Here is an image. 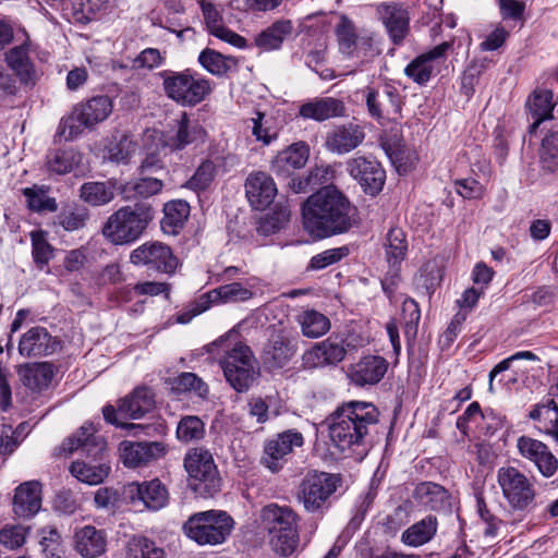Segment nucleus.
<instances>
[{
    "mask_svg": "<svg viewBox=\"0 0 558 558\" xmlns=\"http://www.w3.org/2000/svg\"><path fill=\"white\" fill-rule=\"evenodd\" d=\"M120 457L125 466L137 468L165 454V447L159 441L124 440L119 447Z\"/></svg>",
    "mask_w": 558,
    "mask_h": 558,
    "instance_id": "26",
    "label": "nucleus"
},
{
    "mask_svg": "<svg viewBox=\"0 0 558 558\" xmlns=\"http://www.w3.org/2000/svg\"><path fill=\"white\" fill-rule=\"evenodd\" d=\"M303 227L316 239L349 232L359 222L357 209L335 185L313 193L302 205Z\"/></svg>",
    "mask_w": 558,
    "mask_h": 558,
    "instance_id": "1",
    "label": "nucleus"
},
{
    "mask_svg": "<svg viewBox=\"0 0 558 558\" xmlns=\"http://www.w3.org/2000/svg\"><path fill=\"white\" fill-rule=\"evenodd\" d=\"M217 174V167L210 159H205L196 168L194 174L183 185L196 193L206 191Z\"/></svg>",
    "mask_w": 558,
    "mask_h": 558,
    "instance_id": "50",
    "label": "nucleus"
},
{
    "mask_svg": "<svg viewBox=\"0 0 558 558\" xmlns=\"http://www.w3.org/2000/svg\"><path fill=\"white\" fill-rule=\"evenodd\" d=\"M102 414L107 423L126 430L130 436H149L151 432L156 430V427L150 424H137L123 421L124 418L118 416L116 408L111 404L104 407Z\"/></svg>",
    "mask_w": 558,
    "mask_h": 558,
    "instance_id": "53",
    "label": "nucleus"
},
{
    "mask_svg": "<svg viewBox=\"0 0 558 558\" xmlns=\"http://www.w3.org/2000/svg\"><path fill=\"white\" fill-rule=\"evenodd\" d=\"M344 113L345 106L343 101L333 97H317L303 102L299 107V116L301 118L317 122L342 117Z\"/></svg>",
    "mask_w": 558,
    "mask_h": 558,
    "instance_id": "32",
    "label": "nucleus"
},
{
    "mask_svg": "<svg viewBox=\"0 0 558 558\" xmlns=\"http://www.w3.org/2000/svg\"><path fill=\"white\" fill-rule=\"evenodd\" d=\"M205 423L196 415L181 417L177 426V437L182 442H192L203 439Z\"/></svg>",
    "mask_w": 558,
    "mask_h": 558,
    "instance_id": "55",
    "label": "nucleus"
},
{
    "mask_svg": "<svg viewBox=\"0 0 558 558\" xmlns=\"http://www.w3.org/2000/svg\"><path fill=\"white\" fill-rule=\"evenodd\" d=\"M39 545L46 558H62L64 554L60 532L53 526H45L38 531Z\"/></svg>",
    "mask_w": 558,
    "mask_h": 558,
    "instance_id": "51",
    "label": "nucleus"
},
{
    "mask_svg": "<svg viewBox=\"0 0 558 558\" xmlns=\"http://www.w3.org/2000/svg\"><path fill=\"white\" fill-rule=\"evenodd\" d=\"M116 185L113 180L85 182L80 189V197L92 206H104L114 198Z\"/></svg>",
    "mask_w": 558,
    "mask_h": 558,
    "instance_id": "42",
    "label": "nucleus"
},
{
    "mask_svg": "<svg viewBox=\"0 0 558 558\" xmlns=\"http://www.w3.org/2000/svg\"><path fill=\"white\" fill-rule=\"evenodd\" d=\"M170 390L175 395L195 392L201 398H206L209 388L204 380L194 373L183 372L175 377L169 378Z\"/></svg>",
    "mask_w": 558,
    "mask_h": 558,
    "instance_id": "43",
    "label": "nucleus"
},
{
    "mask_svg": "<svg viewBox=\"0 0 558 558\" xmlns=\"http://www.w3.org/2000/svg\"><path fill=\"white\" fill-rule=\"evenodd\" d=\"M159 75L162 78V87L167 97L183 107H194L211 93L210 81L195 77L189 70L183 72L163 71Z\"/></svg>",
    "mask_w": 558,
    "mask_h": 558,
    "instance_id": "11",
    "label": "nucleus"
},
{
    "mask_svg": "<svg viewBox=\"0 0 558 558\" xmlns=\"http://www.w3.org/2000/svg\"><path fill=\"white\" fill-rule=\"evenodd\" d=\"M296 353L294 340L280 331L271 335L262 352V361L268 371L287 366Z\"/></svg>",
    "mask_w": 558,
    "mask_h": 558,
    "instance_id": "21",
    "label": "nucleus"
},
{
    "mask_svg": "<svg viewBox=\"0 0 558 558\" xmlns=\"http://www.w3.org/2000/svg\"><path fill=\"white\" fill-rule=\"evenodd\" d=\"M155 408V393L147 386L136 387L129 396L121 399L118 409L119 417L138 420Z\"/></svg>",
    "mask_w": 558,
    "mask_h": 558,
    "instance_id": "28",
    "label": "nucleus"
},
{
    "mask_svg": "<svg viewBox=\"0 0 558 558\" xmlns=\"http://www.w3.org/2000/svg\"><path fill=\"white\" fill-rule=\"evenodd\" d=\"M219 364L226 380L238 392H245L259 375V367L251 348L241 342L228 350Z\"/></svg>",
    "mask_w": 558,
    "mask_h": 558,
    "instance_id": "12",
    "label": "nucleus"
},
{
    "mask_svg": "<svg viewBox=\"0 0 558 558\" xmlns=\"http://www.w3.org/2000/svg\"><path fill=\"white\" fill-rule=\"evenodd\" d=\"M303 444L304 437L296 429L279 433L265 441L262 462L271 472H278L282 469L286 457L292 453L294 448L302 447Z\"/></svg>",
    "mask_w": 558,
    "mask_h": 558,
    "instance_id": "17",
    "label": "nucleus"
},
{
    "mask_svg": "<svg viewBox=\"0 0 558 558\" xmlns=\"http://www.w3.org/2000/svg\"><path fill=\"white\" fill-rule=\"evenodd\" d=\"M310 157V146L298 142L279 151L271 162V171L278 177H291L298 169L303 168Z\"/></svg>",
    "mask_w": 558,
    "mask_h": 558,
    "instance_id": "31",
    "label": "nucleus"
},
{
    "mask_svg": "<svg viewBox=\"0 0 558 558\" xmlns=\"http://www.w3.org/2000/svg\"><path fill=\"white\" fill-rule=\"evenodd\" d=\"M126 558H166L162 547L144 535H133L126 544Z\"/></svg>",
    "mask_w": 558,
    "mask_h": 558,
    "instance_id": "44",
    "label": "nucleus"
},
{
    "mask_svg": "<svg viewBox=\"0 0 558 558\" xmlns=\"http://www.w3.org/2000/svg\"><path fill=\"white\" fill-rule=\"evenodd\" d=\"M154 217L155 209L147 202L124 205L108 217L102 234L114 245L134 243L144 234Z\"/></svg>",
    "mask_w": 558,
    "mask_h": 558,
    "instance_id": "4",
    "label": "nucleus"
},
{
    "mask_svg": "<svg viewBox=\"0 0 558 558\" xmlns=\"http://www.w3.org/2000/svg\"><path fill=\"white\" fill-rule=\"evenodd\" d=\"M130 262L142 266L147 271L173 275L179 266V259L171 247L159 241H148L134 248L130 254Z\"/></svg>",
    "mask_w": 558,
    "mask_h": 558,
    "instance_id": "13",
    "label": "nucleus"
},
{
    "mask_svg": "<svg viewBox=\"0 0 558 558\" xmlns=\"http://www.w3.org/2000/svg\"><path fill=\"white\" fill-rule=\"evenodd\" d=\"M197 61L205 71L218 77L236 72L239 68L238 58L222 54L208 47L199 52Z\"/></svg>",
    "mask_w": 558,
    "mask_h": 558,
    "instance_id": "36",
    "label": "nucleus"
},
{
    "mask_svg": "<svg viewBox=\"0 0 558 558\" xmlns=\"http://www.w3.org/2000/svg\"><path fill=\"white\" fill-rule=\"evenodd\" d=\"M136 149V144L130 135L113 136L106 147L110 161L126 163Z\"/></svg>",
    "mask_w": 558,
    "mask_h": 558,
    "instance_id": "52",
    "label": "nucleus"
},
{
    "mask_svg": "<svg viewBox=\"0 0 558 558\" xmlns=\"http://www.w3.org/2000/svg\"><path fill=\"white\" fill-rule=\"evenodd\" d=\"M386 258L391 267L400 265L408 252V241L401 228H391L387 233L385 244Z\"/></svg>",
    "mask_w": 558,
    "mask_h": 558,
    "instance_id": "46",
    "label": "nucleus"
},
{
    "mask_svg": "<svg viewBox=\"0 0 558 558\" xmlns=\"http://www.w3.org/2000/svg\"><path fill=\"white\" fill-rule=\"evenodd\" d=\"M451 41H444L428 51L415 57L404 69V74L418 85H425L432 77L434 62L446 57Z\"/></svg>",
    "mask_w": 558,
    "mask_h": 558,
    "instance_id": "25",
    "label": "nucleus"
},
{
    "mask_svg": "<svg viewBox=\"0 0 558 558\" xmlns=\"http://www.w3.org/2000/svg\"><path fill=\"white\" fill-rule=\"evenodd\" d=\"M189 487L203 498L214 497L221 489V477L213 454L203 447L191 448L183 460Z\"/></svg>",
    "mask_w": 558,
    "mask_h": 558,
    "instance_id": "8",
    "label": "nucleus"
},
{
    "mask_svg": "<svg viewBox=\"0 0 558 558\" xmlns=\"http://www.w3.org/2000/svg\"><path fill=\"white\" fill-rule=\"evenodd\" d=\"M32 256L38 269H44L45 266L53 258L54 247L47 240V232L38 229L32 231Z\"/></svg>",
    "mask_w": 558,
    "mask_h": 558,
    "instance_id": "48",
    "label": "nucleus"
},
{
    "mask_svg": "<svg viewBox=\"0 0 558 558\" xmlns=\"http://www.w3.org/2000/svg\"><path fill=\"white\" fill-rule=\"evenodd\" d=\"M89 219V211L86 207L76 203L63 204L59 213L53 217V226L61 227L64 231H76L83 229Z\"/></svg>",
    "mask_w": 558,
    "mask_h": 558,
    "instance_id": "39",
    "label": "nucleus"
},
{
    "mask_svg": "<svg viewBox=\"0 0 558 558\" xmlns=\"http://www.w3.org/2000/svg\"><path fill=\"white\" fill-rule=\"evenodd\" d=\"M437 529V518L428 514L408 527L402 533L401 539L408 546L418 547L428 543L436 535Z\"/></svg>",
    "mask_w": 558,
    "mask_h": 558,
    "instance_id": "40",
    "label": "nucleus"
},
{
    "mask_svg": "<svg viewBox=\"0 0 558 558\" xmlns=\"http://www.w3.org/2000/svg\"><path fill=\"white\" fill-rule=\"evenodd\" d=\"M347 355V349L343 342H338L330 338L314 344L310 350L305 351L302 356L304 368L313 369L336 365L343 361Z\"/></svg>",
    "mask_w": 558,
    "mask_h": 558,
    "instance_id": "23",
    "label": "nucleus"
},
{
    "mask_svg": "<svg viewBox=\"0 0 558 558\" xmlns=\"http://www.w3.org/2000/svg\"><path fill=\"white\" fill-rule=\"evenodd\" d=\"M379 411L371 402L349 401L326 418L332 445L340 451L363 446L371 429L379 422Z\"/></svg>",
    "mask_w": 558,
    "mask_h": 558,
    "instance_id": "2",
    "label": "nucleus"
},
{
    "mask_svg": "<svg viewBox=\"0 0 558 558\" xmlns=\"http://www.w3.org/2000/svg\"><path fill=\"white\" fill-rule=\"evenodd\" d=\"M233 527L234 520L222 510L196 512L183 524L185 535L201 546L225 543Z\"/></svg>",
    "mask_w": 558,
    "mask_h": 558,
    "instance_id": "7",
    "label": "nucleus"
},
{
    "mask_svg": "<svg viewBox=\"0 0 558 558\" xmlns=\"http://www.w3.org/2000/svg\"><path fill=\"white\" fill-rule=\"evenodd\" d=\"M497 483L508 507L513 513L530 514L537 508V490L534 483L514 466H501Z\"/></svg>",
    "mask_w": 558,
    "mask_h": 558,
    "instance_id": "9",
    "label": "nucleus"
},
{
    "mask_svg": "<svg viewBox=\"0 0 558 558\" xmlns=\"http://www.w3.org/2000/svg\"><path fill=\"white\" fill-rule=\"evenodd\" d=\"M290 219V208L284 204H276L271 211L263 216L256 228L262 235H270L281 230Z\"/></svg>",
    "mask_w": 558,
    "mask_h": 558,
    "instance_id": "45",
    "label": "nucleus"
},
{
    "mask_svg": "<svg viewBox=\"0 0 558 558\" xmlns=\"http://www.w3.org/2000/svg\"><path fill=\"white\" fill-rule=\"evenodd\" d=\"M113 110L112 98L108 95H96L75 105L70 114L62 118L58 135L71 141L80 136L85 129L92 130L104 122Z\"/></svg>",
    "mask_w": 558,
    "mask_h": 558,
    "instance_id": "6",
    "label": "nucleus"
},
{
    "mask_svg": "<svg viewBox=\"0 0 558 558\" xmlns=\"http://www.w3.org/2000/svg\"><path fill=\"white\" fill-rule=\"evenodd\" d=\"M216 299L222 302H239L250 300L252 291L244 288L240 282H232L221 286L213 291Z\"/></svg>",
    "mask_w": 558,
    "mask_h": 558,
    "instance_id": "63",
    "label": "nucleus"
},
{
    "mask_svg": "<svg viewBox=\"0 0 558 558\" xmlns=\"http://www.w3.org/2000/svg\"><path fill=\"white\" fill-rule=\"evenodd\" d=\"M292 32V21L286 19L277 20L255 37V45L265 51L280 49Z\"/></svg>",
    "mask_w": 558,
    "mask_h": 558,
    "instance_id": "37",
    "label": "nucleus"
},
{
    "mask_svg": "<svg viewBox=\"0 0 558 558\" xmlns=\"http://www.w3.org/2000/svg\"><path fill=\"white\" fill-rule=\"evenodd\" d=\"M245 192L251 206L256 210H264L274 202L278 191L269 174L257 171L246 178Z\"/></svg>",
    "mask_w": 558,
    "mask_h": 558,
    "instance_id": "24",
    "label": "nucleus"
},
{
    "mask_svg": "<svg viewBox=\"0 0 558 558\" xmlns=\"http://www.w3.org/2000/svg\"><path fill=\"white\" fill-rule=\"evenodd\" d=\"M41 485L37 481L24 482L17 486L13 497V511L19 518H31L41 507Z\"/></svg>",
    "mask_w": 558,
    "mask_h": 558,
    "instance_id": "33",
    "label": "nucleus"
},
{
    "mask_svg": "<svg viewBox=\"0 0 558 558\" xmlns=\"http://www.w3.org/2000/svg\"><path fill=\"white\" fill-rule=\"evenodd\" d=\"M22 192L26 197L29 210L35 213H54L58 210V203L56 198L47 196L43 187H37L35 185L33 187H25Z\"/></svg>",
    "mask_w": 558,
    "mask_h": 558,
    "instance_id": "56",
    "label": "nucleus"
},
{
    "mask_svg": "<svg viewBox=\"0 0 558 558\" xmlns=\"http://www.w3.org/2000/svg\"><path fill=\"white\" fill-rule=\"evenodd\" d=\"M341 484L340 474L310 472L300 484L298 498L305 511L324 514L331 507L335 493Z\"/></svg>",
    "mask_w": 558,
    "mask_h": 558,
    "instance_id": "10",
    "label": "nucleus"
},
{
    "mask_svg": "<svg viewBox=\"0 0 558 558\" xmlns=\"http://www.w3.org/2000/svg\"><path fill=\"white\" fill-rule=\"evenodd\" d=\"M81 161L74 149H54L47 155V167L57 174L71 172Z\"/></svg>",
    "mask_w": 558,
    "mask_h": 558,
    "instance_id": "47",
    "label": "nucleus"
},
{
    "mask_svg": "<svg viewBox=\"0 0 558 558\" xmlns=\"http://www.w3.org/2000/svg\"><path fill=\"white\" fill-rule=\"evenodd\" d=\"M539 158L545 169L551 172L558 169V131L549 132L543 138Z\"/></svg>",
    "mask_w": 558,
    "mask_h": 558,
    "instance_id": "61",
    "label": "nucleus"
},
{
    "mask_svg": "<svg viewBox=\"0 0 558 558\" xmlns=\"http://www.w3.org/2000/svg\"><path fill=\"white\" fill-rule=\"evenodd\" d=\"M517 448L520 456L534 463L544 477H551L557 472L558 459L543 441L523 435L518 438Z\"/></svg>",
    "mask_w": 558,
    "mask_h": 558,
    "instance_id": "20",
    "label": "nucleus"
},
{
    "mask_svg": "<svg viewBox=\"0 0 558 558\" xmlns=\"http://www.w3.org/2000/svg\"><path fill=\"white\" fill-rule=\"evenodd\" d=\"M110 0H76V20L81 23H89L100 19L109 9Z\"/></svg>",
    "mask_w": 558,
    "mask_h": 558,
    "instance_id": "58",
    "label": "nucleus"
},
{
    "mask_svg": "<svg viewBox=\"0 0 558 558\" xmlns=\"http://www.w3.org/2000/svg\"><path fill=\"white\" fill-rule=\"evenodd\" d=\"M381 53L380 43L376 35L372 33H361L356 43V49L352 58H356L361 63H368Z\"/></svg>",
    "mask_w": 558,
    "mask_h": 558,
    "instance_id": "59",
    "label": "nucleus"
},
{
    "mask_svg": "<svg viewBox=\"0 0 558 558\" xmlns=\"http://www.w3.org/2000/svg\"><path fill=\"white\" fill-rule=\"evenodd\" d=\"M388 367L389 363L384 356L366 354L349 366L348 378L355 387H372L383 380Z\"/></svg>",
    "mask_w": 558,
    "mask_h": 558,
    "instance_id": "18",
    "label": "nucleus"
},
{
    "mask_svg": "<svg viewBox=\"0 0 558 558\" xmlns=\"http://www.w3.org/2000/svg\"><path fill=\"white\" fill-rule=\"evenodd\" d=\"M19 353L27 359L52 355L62 349V341L47 328L35 326L24 332L19 341Z\"/></svg>",
    "mask_w": 558,
    "mask_h": 558,
    "instance_id": "19",
    "label": "nucleus"
},
{
    "mask_svg": "<svg viewBox=\"0 0 558 558\" xmlns=\"http://www.w3.org/2000/svg\"><path fill=\"white\" fill-rule=\"evenodd\" d=\"M56 371L51 362H34L20 366L19 375L25 387L33 391H41L48 388Z\"/></svg>",
    "mask_w": 558,
    "mask_h": 558,
    "instance_id": "34",
    "label": "nucleus"
},
{
    "mask_svg": "<svg viewBox=\"0 0 558 558\" xmlns=\"http://www.w3.org/2000/svg\"><path fill=\"white\" fill-rule=\"evenodd\" d=\"M377 12L393 45L400 46L410 33L409 13L402 5L390 2L377 7Z\"/></svg>",
    "mask_w": 558,
    "mask_h": 558,
    "instance_id": "22",
    "label": "nucleus"
},
{
    "mask_svg": "<svg viewBox=\"0 0 558 558\" xmlns=\"http://www.w3.org/2000/svg\"><path fill=\"white\" fill-rule=\"evenodd\" d=\"M197 3L201 7L207 31L216 36L218 29L225 27L221 13L210 0H197Z\"/></svg>",
    "mask_w": 558,
    "mask_h": 558,
    "instance_id": "64",
    "label": "nucleus"
},
{
    "mask_svg": "<svg viewBox=\"0 0 558 558\" xmlns=\"http://www.w3.org/2000/svg\"><path fill=\"white\" fill-rule=\"evenodd\" d=\"M302 333L308 338H318L325 335L330 328L329 319L315 310H307L300 315Z\"/></svg>",
    "mask_w": 558,
    "mask_h": 558,
    "instance_id": "49",
    "label": "nucleus"
},
{
    "mask_svg": "<svg viewBox=\"0 0 558 558\" xmlns=\"http://www.w3.org/2000/svg\"><path fill=\"white\" fill-rule=\"evenodd\" d=\"M364 94L367 111L372 118L391 120L400 116L403 100L400 92L393 85L366 87Z\"/></svg>",
    "mask_w": 558,
    "mask_h": 558,
    "instance_id": "15",
    "label": "nucleus"
},
{
    "mask_svg": "<svg viewBox=\"0 0 558 558\" xmlns=\"http://www.w3.org/2000/svg\"><path fill=\"white\" fill-rule=\"evenodd\" d=\"M5 61L22 81L28 80L32 72V64L25 47L17 46L10 49L5 54Z\"/></svg>",
    "mask_w": 558,
    "mask_h": 558,
    "instance_id": "60",
    "label": "nucleus"
},
{
    "mask_svg": "<svg viewBox=\"0 0 558 558\" xmlns=\"http://www.w3.org/2000/svg\"><path fill=\"white\" fill-rule=\"evenodd\" d=\"M336 36L341 53L353 57L360 34H356L353 23L348 17H341L336 27Z\"/></svg>",
    "mask_w": 558,
    "mask_h": 558,
    "instance_id": "57",
    "label": "nucleus"
},
{
    "mask_svg": "<svg viewBox=\"0 0 558 558\" xmlns=\"http://www.w3.org/2000/svg\"><path fill=\"white\" fill-rule=\"evenodd\" d=\"M73 546L83 558H98L106 553L107 533L93 525H85L75 531Z\"/></svg>",
    "mask_w": 558,
    "mask_h": 558,
    "instance_id": "30",
    "label": "nucleus"
},
{
    "mask_svg": "<svg viewBox=\"0 0 558 558\" xmlns=\"http://www.w3.org/2000/svg\"><path fill=\"white\" fill-rule=\"evenodd\" d=\"M190 216V205L183 199L168 202L163 206L161 229L168 234H177Z\"/></svg>",
    "mask_w": 558,
    "mask_h": 558,
    "instance_id": "41",
    "label": "nucleus"
},
{
    "mask_svg": "<svg viewBox=\"0 0 558 558\" xmlns=\"http://www.w3.org/2000/svg\"><path fill=\"white\" fill-rule=\"evenodd\" d=\"M529 417L537 423L539 430L553 436L558 442V405L553 399L535 404Z\"/></svg>",
    "mask_w": 558,
    "mask_h": 558,
    "instance_id": "38",
    "label": "nucleus"
},
{
    "mask_svg": "<svg viewBox=\"0 0 558 558\" xmlns=\"http://www.w3.org/2000/svg\"><path fill=\"white\" fill-rule=\"evenodd\" d=\"M259 519L274 550L281 556L291 555L299 544V514L290 506L271 502L262 508Z\"/></svg>",
    "mask_w": 558,
    "mask_h": 558,
    "instance_id": "5",
    "label": "nucleus"
},
{
    "mask_svg": "<svg viewBox=\"0 0 558 558\" xmlns=\"http://www.w3.org/2000/svg\"><path fill=\"white\" fill-rule=\"evenodd\" d=\"M350 175L359 182L363 192L369 196L378 195L386 182V171L375 158L357 156L347 163Z\"/></svg>",
    "mask_w": 558,
    "mask_h": 558,
    "instance_id": "16",
    "label": "nucleus"
},
{
    "mask_svg": "<svg viewBox=\"0 0 558 558\" xmlns=\"http://www.w3.org/2000/svg\"><path fill=\"white\" fill-rule=\"evenodd\" d=\"M129 488L131 498L134 499L136 496L148 509L159 510L168 501V490L158 478L143 483H132Z\"/></svg>",
    "mask_w": 558,
    "mask_h": 558,
    "instance_id": "35",
    "label": "nucleus"
},
{
    "mask_svg": "<svg viewBox=\"0 0 558 558\" xmlns=\"http://www.w3.org/2000/svg\"><path fill=\"white\" fill-rule=\"evenodd\" d=\"M364 138L365 133L360 125L348 123L327 133L325 147L331 153L343 155L355 149Z\"/></svg>",
    "mask_w": 558,
    "mask_h": 558,
    "instance_id": "29",
    "label": "nucleus"
},
{
    "mask_svg": "<svg viewBox=\"0 0 558 558\" xmlns=\"http://www.w3.org/2000/svg\"><path fill=\"white\" fill-rule=\"evenodd\" d=\"M532 117H539L546 120L553 119L555 104L553 92L549 89H536L526 104Z\"/></svg>",
    "mask_w": 558,
    "mask_h": 558,
    "instance_id": "54",
    "label": "nucleus"
},
{
    "mask_svg": "<svg viewBox=\"0 0 558 558\" xmlns=\"http://www.w3.org/2000/svg\"><path fill=\"white\" fill-rule=\"evenodd\" d=\"M95 432L92 423H85L75 434L69 436L62 442L64 452H80L90 459L89 461H73L69 468L70 473L75 478L88 485L102 483L111 471L110 465L102 462L107 444L104 438L96 436Z\"/></svg>",
    "mask_w": 558,
    "mask_h": 558,
    "instance_id": "3",
    "label": "nucleus"
},
{
    "mask_svg": "<svg viewBox=\"0 0 558 558\" xmlns=\"http://www.w3.org/2000/svg\"><path fill=\"white\" fill-rule=\"evenodd\" d=\"M349 254L350 248L347 245L326 250L311 258L308 268L314 270L325 269L328 266L340 262Z\"/></svg>",
    "mask_w": 558,
    "mask_h": 558,
    "instance_id": "62",
    "label": "nucleus"
},
{
    "mask_svg": "<svg viewBox=\"0 0 558 558\" xmlns=\"http://www.w3.org/2000/svg\"><path fill=\"white\" fill-rule=\"evenodd\" d=\"M413 498L432 511L442 514H450L452 512L453 498L451 494L437 483H418L414 488Z\"/></svg>",
    "mask_w": 558,
    "mask_h": 558,
    "instance_id": "27",
    "label": "nucleus"
},
{
    "mask_svg": "<svg viewBox=\"0 0 558 558\" xmlns=\"http://www.w3.org/2000/svg\"><path fill=\"white\" fill-rule=\"evenodd\" d=\"M207 137L208 133L205 128L183 112L171 129L162 134V145L170 151H182L189 147L197 148L204 145Z\"/></svg>",
    "mask_w": 558,
    "mask_h": 558,
    "instance_id": "14",
    "label": "nucleus"
}]
</instances>
